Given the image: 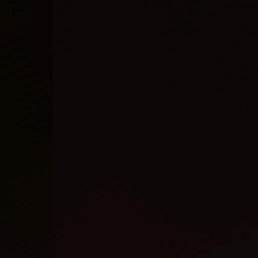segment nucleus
<instances>
[{"label":"nucleus","instance_id":"1","mask_svg":"<svg viewBox=\"0 0 258 258\" xmlns=\"http://www.w3.org/2000/svg\"><path fill=\"white\" fill-rule=\"evenodd\" d=\"M255 97H258V96H255Z\"/></svg>","mask_w":258,"mask_h":258}]
</instances>
